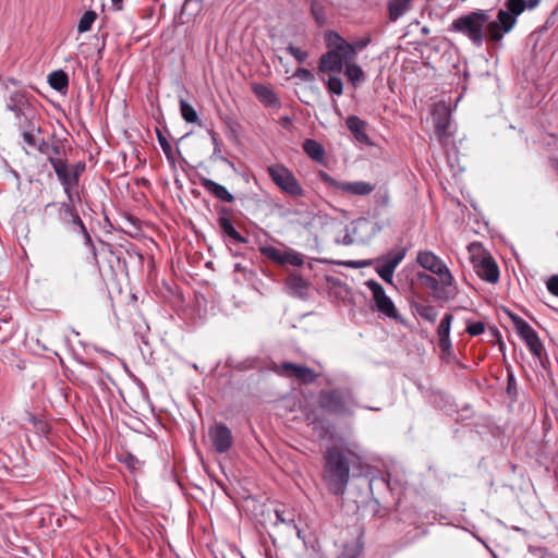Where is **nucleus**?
I'll return each mask as SVG.
<instances>
[{
    "instance_id": "nucleus-14",
    "label": "nucleus",
    "mask_w": 558,
    "mask_h": 558,
    "mask_svg": "<svg viewBox=\"0 0 558 558\" xmlns=\"http://www.w3.org/2000/svg\"><path fill=\"white\" fill-rule=\"evenodd\" d=\"M344 60H352V54L328 50L319 58L318 72L323 74L341 73Z\"/></svg>"
},
{
    "instance_id": "nucleus-39",
    "label": "nucleus",
    "mask_w": 558,
    "mask_h": 558,
    "mask_svg": "<svg viewBox=\"0 0 558 558\" xmlns=\"http://www.w3.org/2000/svg\"><path fill=\"white\" fill-rule=\"evenodd\" d=\"M326 86L329 93L335 94L337 96H340L343 93V83L340 77L329 76V78L326 82Z\"/></svg>"
},
{
    "instance_id": "nucleus-46",
    "label": "nucleus",
    "mask_w": 558,
    "mask_h": 558,
    "mask_svg": "<svg viewBox=\"0 0 558 558\" xmlns=\"http://www.w3.org/2000/svg\"><path fill=\"white\" fill-rule=\"evenodd\" d=\"M485 331V325L482 322L469 323L466 325V332L472 336H480Z\"/></svg>"
},
{
    "instance_id": "nucleus-4",
    "label": "nucleus",
    "mask_w": 558,
    "mask_h": 558,
    "mask_svg": "<svg viewBox=\"0 0 558 558\" xmlns=\"http://www.w3.org/2000/svg\"><path fill=\"white\" fill-rule=\"evenodd\" d=\"M318 404L331 414H352V408L357 407L350 392L338 389L322 390L318 396Z\"/></svg>"
},
{
    "instance_id": "nucleus-23",
    "label": "nucleus",
    "mask_w": 558,
    "mask_h": 558,
    "mask_svg": "<svg viewBox=\"0 0 558 558\" xmlns=\"http://www.w3.org/2000/svg\"><path fill=\"white\" fill-rule=\"evenodd\" d=\"M325 43L330 51L352 54V47L337 32L328 31L325 34Z\"/></svg>"
},
{
    "instance_id": "nucleus-38",
    "label": "nucleus",
    "mask_w": 558,
    "mask_h": 558,
    "mask_svg": "<svg viewBox=\"0 0 558 558\" xmlns=\"http://www.w3.org/2000/svg\"><path fill=\"white\" fill-rule=\"evenodd\" d=\"M505 7L517 19L525 9V0H507Z\"/></svg>"
},
{
    "instance_id": "nucleus-2",
    "label": "nucleus",
    "mask_w": 558,
    "mask_h": 558,
    "mask_svg": "<svg viewBox=\"0 0 558 558\" xmlns=\"http://www.w3.org/2000/svg\"><path fill=\"white\" fill-rule=\"evenodd\" d=\"M488 22V14L483 10L472 11L454 19L450 25L451 32H457L468 37L471 43L481 47L484 40V29Z\"/></svg>"
},
{
    "instance_id": "nucleus-22",
    "label": "nucleus",
    "mask_w": 558,
    "mask_h": 558,
    "mask_svg": "<svg viewBox=\"0 0 558 558\" xmlns=\"http://www.w3.org/2000/svg\"><path fill=\"white\" fill-rule=\"evenodd\" d=\"M434 123H435V133L438 136L439 141L442 142L447 140L450 135V113L444 107L441 112L438 110L434 113Z\"/></svg>"
},
{
    "instance_id": "nucleus-55",
    "label": "nucleus",
    "mask_w": 558,
    "mask_h": 558,
    "mask_svg": "<svg viewBox=\"0 0 558 558\" xmlns=\"http://www.w3.org/2000/svg\"><path fill=\"white\" fill-rule=\"evenodd\" d=\"M85 170V165L84 163H76L75 166H73L72 170H71V173H77V179H80V175L81 173Z\"/></svg>"
},
{
    "instance_id": "nucleus-8",
    "label": "nucleus",
    "mask_w": 558,
    "mask_h": 558,
    "mask_svg": "<svg viewBox=\"0 0 558 558\" xmlns=\"http://www.w3.org/2000/svg\"><path fill=\"white\" fill-rule=\"evenodd\" d=\"M317 174L328 186L351 196H366L375 191V185L366 181H339L323 170Z\"/></svg>"
},
{
    "instance_id": "nucleus-3",
    "label": "nucleus",
    "mask_w": 558,
    "mask_h": 558,
    "mask_svg": "<svg viewBox=\"0 0 558 558\" xmlns=\"http://www.w3.org/2000/svg\"><path fill=\"white\" fill-rule=\"evenodd\" d=\"M267 173L272 183L286 195L298 199L305 196V190L292 170L283 163L267 167Z\"/></svg>"
},
{
    "instance_id": "nucleus-50",
    "label": "nucleus",
    "mask_w": 558,
    "mask_h": 558,
    "mask_svg": "<svg viewBox=\"0 0 558 558\" xmlns=\"http://www.w3.org/2000/svg\"><path fill=\"white\" fill-rule=\"evenodd\" d=\"M72 202H64L61 204V208L64 210L65 215L71 218L73 214H77L74 206L72 205Z\"/></svg>"
},
{
    "instance_id": "nucleus-9",
    "label": "nucleus",
    "mask_w": 558,
    "mask_h": 558,
    "mask_svg": "<svg viewBox=\"0 0 558 558\" xmlns=\"http://www.w3.org/2000/svg\"><path fill=\"white\" fill-rule=\"evenodd\" d=\"M509 317L513 323L517 335L525 342L530 353L536 357H541L544 348L537 332L522 317L512 313H509Z\"/></svg>"
},
{
    "instance_id": "nucleus-52",
    "label": "nucleus",
    "mask_w": 558,
    "mask_h": 558,
    "mask_svg": "<svg viewBox=\"0 0 558 558\" xmlns=\"http://www.w3.org/2000/svg\"><path fill=\"white\" fill-rule=\"evenodd\" d=\"M82 235L84 238L85 245L94 250L95 246H94V243H93V240H92V236H90L88 230H85V232H82Z\"/></svg>"
},
{
    "instance_id": "nucleus-51",
    "label": "nucleus",
    "mask_w": 558,
    "mask_h": 558,
    "mask_svg": "<svg viewBox=\"0 0 558 558\" xmlns=\"http://www.w3.org/2000/svg\"><path fill=\"white\" fill-rule=\"evenodd\" d=\"M209 134L214 144V154H217L220 151L218 136L214 131H210Z\"/></svg>"
},
{
    "instance_id": "nucleus-12",
    "label": "nucleus",
    "mask_w": 558,
    "mask_h": 558,
    "mask_svg": "<svg viewBox=\"0 0 558 558\" xmlns=\"http://www.w3.org/2000/svg\"><path fill=\"white\" fill-rule=\"evenodd\" d=\"M208 437L214 450L218 453L228 452L233 445V436L230 428L222 424L217 423L208 430Z\"/></svg>"
},
{
    "instance_id": "nucleus-43",
    "label": "nucleus",
    "mask_w": 558,
    "mask_h": 558,
    "mask_svg": "<svg viewBox=\"0 0 558 558\" xmlns=\"http://www.w3.org/2000/svg\"><path fill=\"white\" fill-rule=\"evenodd\" d=\"M275 514L277 518V522L293 525V526L295 525L293 515L290 512L286 511L284 509H282V510L276 509Z\"/></svg>"
},
{
    "instance_id": "nucleus-45",
    "label": "nucleus",
    "mask_w": 558,
    "mask_h": 558,
    "mask_svg": "<svg viewBox=\"0 0 558 558\" xmlns=\"http://www.w3.org/2000/svg\"><path fill=\"white\" fill-rule=\"evenodd\" d=\"M371 40H372L371 36L367 35L361 39H357V40L351 43L350 46L352 47V59L355 57L357 51L367 47L369 45Z\"/></svg>"
},
{
    "instance_id": "nucleus-10",
    "label": "nucleus",
    "mask_w": 558,
    "mask_h": 558,
    "mask_svg": "<svg viewBox=\"0 0 558 558\" xmlns=\"http://www.w3.org/2000/svg\"><path fill=\"white\" fill-rule=\"evenodd\" d=\"M7 109L14 113L15 120L31 118L36 113L29 95L26 92H14L10 95L7 101Z\"/></svg>"
},
{
    "instance_id": "nucleus-15",
    "label": "nucleus",
    "mask_w": 558,
    "mask_h": 558,
    "mask_svg": "<svg viewBox=\"0 0 558 558\" xmlns=\"http://www.w3.org/2000/svg\"><path fill=\"white\" fill-rule=\"evenodd\" d=\"M16 125L25 146L34 142V140L43 133L40 118L37 112L32 114V119L25 118L17 120Z\"/></svg>"
},
{
    "instance_id": "nucleus-26",
    "label": "nucleus",
    "mask_w": 558,
    "mask_h": 558,
    "mask_svg": "<svg viewBox=\"0 0 558 558\" xmlns=\"http://www.w3.org/2000/svg\"><path fill=\"white\" fill-rule=\"evenodd\" d=\"M286 288L289 293L302 296L306 292L307 282L299 275H291L286 280Z\"/></svg>"
},
{
    "instance_id": "nucleus-29",
    "label": "nucleus",
    "mask_w": 558,
    "mask_h": 558,
    "mask_svg": "<svg viewBox=\"0 0 558 558\" xmlns=\"http://www.w3.org/2000/svg\"><path fill=\"white\" fill-rule=\"evenodd\" d=\"M48 82L50 86L58 92H63L69 86V77L62 70L52 72L48 77Z\"/></svg>"
},
{
    "instance_id": "nucleus-6",
    "label": "nucleus",
    "mask_w": 558,
    "mask_h": 558,
    "mask_svg": "<svg viewBox=\"0 0 558 558\" xmlns=\"http://www.w3.org/2000/svg\"><path fill=\"white\" fill-rule=\"evenodd\" d=\"M365 284L372 292L374 308L379 315L402 323V316L398 312L391 298L387 295L384 287L376 280H367Z\"/></svg>"
},
{
    "instance_id": "nucleus-59",
    "label": "nucleus",
    "mask_w": 558,
    "mask_h": 558,
    "mask_svg": "<svg viewBox=\"0 0 558 558\" xmlns=\"http://www.w3.org/2000/svg\"><path fill=\"white\" fill-rule=\"evenodd\" d=\"M122 1L123 0H111L112 2V5L116 7L117 10H121L122 9Z\"/></svg>"
},
{
    "instance_id": "nucleus-5",
    "label": "nucleus",
    "mask_w": 558,
    "mask_h": 558,
    "mask_svg": "<svg viewBox=\"0 0 558 558\" xmlns=\"http://www.w3.org/2000/svg\"><path fill=\"white\" fill-rule=\"evenodd\" d=\"M478 250L472 253V264L476 275L488 283H497L499 281V268L494 257L482 248L481 244L473 243L471 250Z\"/></svg>"
},
{
    "instance_id": "nucleus-24",
    "label": "nucleus",
    "mask_w": 558,
    "mask_h": 558,
    "mask_svg": "<svg viewBox=\"0 0 558 558\" xmlns=\"http://www.w3.org/2000/svg\"><path fill=\"white\" fill-rule=\"evenodd\" d=\"M304 153L315 162L326 165V151L324 146L316 140L307 138L303 142Z\"/></svg>"
},
{
    "instance_id": "nucleus-7",
    "label": "nucleus",
    "mask_w": 558,
    "mask_h": 558,
    "mask_svg": "<svg viewBox=\"0 0 558 558\" xmlns=\"http://www.w3.org/2000/svg\"><path fill=\"white\" fill-rule=\"evenodd\" d=\"M416 262L422 268L436 275L444 287H453L454 278L450 269L435 253L427 250L420 251L416 256Z\"/></svg>"
},
{
    "instance_id": "nucleus-18",
    "label": "nucleus",
    "mask_w": 558,
    "mask_h": 558,
    "mask_svg": "<svg viewBox=\"0 0 558 558\" xmlns=\"http://www.w3.org/2000/svg\"><path fill=\"white\" fill-rule=\"evenodd\" d=\"M453 316L450 313L444 315L437 328V336L439 340V348L442 352L449 353L451 350L450 329Z\"/></svg>"
},
{
    "instance_id": "nucleus-56",
    "label": "nucleus",
    "mask_w": 558,
    "mask_h": 558,
    "mask_svg": "<svg viewBox=\"0 0 558 558\" xmlns=\"http://www.w3.org/2000/svg\"><path fill=\"white\" fill-rule=\"evenodd\" d=\"M82 219L78 216V214H73L71 218H69L68 222L72 225L73 227H76L78 223H81Z\"/></svg>"
},
{
    "instance_id": "nucleus-20",
    "label": "nucleus",
    "mask_w": 558,
    "mask_h": 558,
    "mask_svg": "<svg viewBox=\"0 0 558 558\" xmlns=\"http://www.w3.org/2000/svg\"><path fill=\"white\" fill-rule=\"evenodd\" d=\"M199 183L208 193H210L216 198L226 203H232L234 201L233 195L227 190V187L215 182L214 180L203 177L201 178Z\"/></svg>"
},
{
    "instance_id": "nucleus-34",
    "label": "nucleus",
    "mask_w": 558,
    "mask_h": 558,
    "mask_svg": "<svg viewBox=\"0 0 558 558\" xmlns=\"http://www.w3.org/2000/svg\"><path fill=\"white\" fill-rule=\"evenodd\" d=\"M499 25L504 28V32H510L517 23V19L513 14L509 13L507 10H499L497 13V21Z\"/></svg>"
},
{
    "instance_id": "nucleus-21",
    "label": "nucleus",
    "mask_w": 558,
    "mask_h": 558,
    "mask_svg": "<svg viewBox=\"0 0 558 558\" xmlns=\"http://www.w3.org/2000/svg\"><path fill=\"white\" fill-rule=\"evenodd\" d=\"M345 125L357 142L362 144H369L365 121L356 116H350L345 120Z\"/></svg>"
},
{
    "instance_id": "nucleus-33",
    "label": "nucleus",
    "mask_w": 558,
    "mask_h": 558,
    "mask_svg": "<svg viewBox=\"0 0 558 558\" xmlns=\"http://www.w3.org/2000/svg\"><path fill=\"white\" fill-rule=\"evenodd\" d=\"M416 313L418 316L428 322L434 324L437 320L438 312L435 306L428 305V304H418L416 305Z\"/></svg>"
},
{
    "instance_id": "nucleus-44",
    "label": "nucleus",
    "mask_w": 558,
    "mask_h": 558,
    "mask_svg": "<svg viewBox=\"0 0 558 558\" xmlns=\"http://www.w3.org/2000/svg\"><path fill=\"white\" fill-rule=\"evenodd\" d=\"M293 77H296L301 80L302 82L310 83L315 80L314 74L312 71L305 68H298L295 72L293 73Z\"/></svg>"
},
{
    "instance_id": "nucleus-62",
    "label": "nucleus",
    "mask_w": 558,
    "mask_h": 558,
    "mask_svg": "<svg viewBox=\"0 0 558 558\" xmlns=\"http://www.w3.org/2000/svg\"><path fill=\"white\" fill-rule=\"evenodd\" d=\"M54 153L59 154V148L57 146L54 147Z\"/></svg>"
},
{
    "instance_id": "nucleus-47",
    "label": "nucleus",
    "mask_w": 558,
    "mask_h": 558,
    "mask_svg": "<svg viewBox=\"0 0 558 558\" xmlns=\"http://www.w3.org/2000/svg\"><path fill=\"white\" fill-rule=\"evenodd\" d=\"M121 461L132 471H135L141 468V461L133 454L126 453Z\"/></svg>"
},
{
    "instance_id": "nucleus-60",
    "label": "nucleus",
    "mask_w": 558,
    "mask_h": 558,
    "mask_svg": "<svg viewBox=\"0 0 558 558\" xmlns=\"http://www.w3.org/2000/svg\"><path fill=\"white\" fill-rule=\"evenodd\" d=\"M75 228H77L81 233L85 232V230H87L85 225H84V222H83V220Z\"/></svg>"
},
{
    "instance_id": "nucleus-40",
    "label": "nucleus",
    "mask_w": 558,
    "mask_h": 558,
    "mask_svg": "<svg viewBox=\"0 0 558 558\" xmlns=\"http://www.w3.org/2000/svg\"><path fill=\"white\" fill-rule=\"evenodd\" d=\"M48 161L53 168L58 179L64 177L65 172L69 170L66 161L61 158L48 157Z\"/></svg>"
},
{
    "instance_id": "nucleus-32",
    "label": "nucleus",
    "mask_w": 558,
    "mask_h": 558,
    "mask_svg": "<svg viewBox=\"0 0 558 558\" xmlns=\"http://www.w3.org/2000/svg\"><path fill=\"white\" fill-rule=\"evenodd\" d=\"M97 20V13L93 10L86 11L80 19L77 24L78 34H84L92 29L93 24Z\"/></svg>"
},
{
    "instance_id": "nucleus-49",
    "label": "nucleus",
    "mask_w": 558,
    "mask_h": 558,
    "mask_svg": "<svg viewBox=\"0 0 558 558\" xmlns=\"http://www.w3.org/2000/svg\"><path fill=\"white\" fill-rule=\"evenodd\" d=\"M72 202H64L61 204V208L64 210L65 215L71 218L73 214H77L74 206L72 205Z\"/></svg>"
},
{
    "instance_id": "nucleus-41",
    "label": "nucleus",
    "mask_w": 558,
    "mask_h": 558,
    "mask_svg": "<svg viewBox=\"0 0 558 558\" xmlns=\"http://www.w3.org/2000/svg\"><path fill=\"white\" fill-rule=\"evenodd\" d=\"M287 51L299 62L303 63L308 58V52L290 44Z\"/></svg>"
},
{
    "instance_id": "nucleus-53",
    "label": "nucleus",
    "mask_w": 558,
    "mask_h": 558,
    "mask_svg": "<svg viewBox=\"0 0 558 558\" xmlns=\"http://www.w3.org/2000/svg\"><path fill=\"white\" fill-rule=\"evenodd\" d=\"M82 235L84 238L85 245L94 250L95 246H94V243H93V240H92V236H90L88 230H85V232H82Z\"/></svg>"
},
{
    "instance_id": "nucleus-58",
    "label": "nucleus",
    "mask_w": 558,
    "mask_h": 558,
    "mask_svg": "<svg viewBox=\"0 0 558 558\" xmlns=\"http://www.w3.org/2000/svg\"><path fill=\"white\" fill-rule=\"evenodd\" d=\"M342 244L344 245H351L353 244V239L350 234H345L341 241Z\"/></svg>"
},
{
    "instance_id": "nucleus-28",
    "label": "nucleus",
    "mask_w": 558,
    "mask_h": 558,
    "mask_svg": "<svg viewBox=\"0 0 558 558\" xmlns=\"http://www.w3.org/2000/svg\"><path fill=\"white\" fill-rule=\"evenodd\" d=\"M59 181L61 182L64 193L68 196V201H73V190L77 187L78 185V179L77 173H71L70 170H68L64 174V177H60Z\"/></svg>"
},
{
    "instance_id": "nucleus-35",
    "label": "nucleus",
    "mask_w": 558,
    "mask_h": 558,
    "mask_svg": "<svg viewBox=\"0 0 558 558\" xmlns=\"http://www.w3.org/2000/svg\"><path fill=\"white\" fill-rule=\"evenodd\" d=\"M180 112L187 123H198V116L195 109L184 99H180Z\"/></svg>"
},
{
    "instance_id": "nucleus-37",
    "label": "nucleus",
    "mask_w": 558,
    "mask_h": 558,
    "mask_svg": "<svg viewBox=\"0 0 558 558\" xmlns=\"http://www.w3.org/2000/svg\"><path fill=\"white\" fill-rule=\"evenodd\" d=\"M28 148L31 149H35L37 150L38 153L43 154V155H47L50 150V145L49 143L44 138L43 136V133L37 136L34 142H31L29 144H27L26 146H24V149L25 151L28 154Z\"/></svg>"
},
{
    "instance_id": "nucleus-42",
    "label": "nucleus",
    "mask_w": 558,
    "mask_h": 558,
    "mask_svg": "<svg viewBox=\"0 0 558 558\" xmlns=\"http://www.w3.org/2000/svg\"><path fill=\"white\" fill-rule=\"evenodd\" d=\"M157 138L166 157L173 161V149L169 141L159 131L157 132Z\"/></svg>"
},
{
    "instance_id": "nucleus-61",
    "label": "nucleus",
    "mask_w": 558,
    "mask_h": 558,
    "mask_svg": "<svg viewBox=\"0 0 558 558\" xmlns=\"http://www.w3.org/2000/svg\"><path fill=\"white\" fill-rule=\"evenodd\" d=\"M368 410H372V411H378L379 409L378 408H367Z\"/></svg>"
},
{
    "instance_id": "nucleus-36",
    "label": "nucleus",
    "mask_w": 558,
    "mask_h": 558,
    "mask_svg": "<svg viewBox=\"0 0 558 558\" xmlns=\"http://www.w3.org/2000/svg\"><path fill=\"white\" fill-rule=\"evenodd\" d=\"M361 554V547L357 542L353 541L342 546L337 558H357Z\"/></svg>"
},
{
    "instance_id": "nucleus-30",
    "label": "nucleus",
    "mask_w": 558,
    "mask_h": 558,
    "mask_svg": "<svg viewBox=\"0 0 558 558\" xmlns=\"http://www.w3.org/2000/svg\"><path fill=\"white\" fill-rule=\"evenodd\" d=\"M344 74L354 86H357L365 78L362 68L355 63L347 64Z\"/></svg>"
},
{
    "instance_id": "nucleus-1",
    "label": "nucleus",
    "mask_w": 558,
    "mask_h": 558,
    "mask_svg": "<svg viewBox=\"0 0 558 558\" xmlns=\"http://www.w3.org/2000/svg\"><path fill=\"white\" fill-rule=\"evenodd\" d=\"M363 458V451L356 442L333 445L326 449L323 481L331 495L342 496L345 493L350 482V465L360 469Z\"/></svg>"
},
{
    "instance_id": "nucleus-16",
    "label": "nucleus",
    "mask_w": 558,
    "mask_h": 558,
    "mask_svg": "<svg viewBox=\"0 0 558 558\" xmlns=\"http://www.w3.org/2000/svg\"><path fill=\"white\" fill-rule=\"evenodd\" d=\"M405 250L389 254L380 265L376 267L378 276L387 283H392L393 272L398 265L403 260Z\"/></svg>"
},
{
    "instance_id": "nucleus-13",
    "label": "nucleus",
    "mask_w": 558,
    "mask_h": 558,
    "mask_svg": "<svg viewBox=\"0 0 558 558\" xmlns=\"http://www.w3.org/2000/svg\"><path fill=\"white\" fill-rule=\"evenodd\" d=\"M260 251L264 256L280 265L302 266L304 264L303 255L291 248L280 250L275 246H266Z\"/></svg>"
},
{
    "instance_id": "nucleus-31",
    "label": "nucleus",
    "mask_w": 558,
    "mask_h": 558,
    "mask_svg": "<svg viewBox=\"0 0 558 558\" xmlns=\"http://www.w3.org/2000/svg\"><path fill=\"white\" fill-rule=\"evenodd\" d=\"M487 37L494 41L499 43L504 38L505 34L508 32H504V28L499 25L498 22L489 21L485 25Z\"/></svg>"
},
{
    "instance_id": "nucleus-54",
    "label": "nucleus",
    "mask_w": 558,
    "mask_h": 558,
    "mask_svg": "<svg viewBox=\"0 0 558 558\" xmlns=\"http://www.w3.org/2000/svg\"><path fill=\"white\" fill-rule=\"evenodd\" d=\"M376 197L378 198L377 202L383 205V206H387L388 203H389V195L387 192L383 193V194H377Z\"/></svg>"
},
{
    "instance_id": "nucleus-25",
    "label": "nucleus",
    "mask_w": 558,
    "mask_h": 558,
    "mask_svg": "<svg viewBox=\"0 0 558 558\" xmlns=\"http://www.w3.org/2000/svg\"><path fill=\"white\" fill-rule=\"evenodd\" d=\"M218 225L220 229L234 242L236 243H246L247 239L243 236L236 229L234 228L231 219L226 216H221L218 218Z\"/></svg>"
},
{
    "instance_id": "nucleus-57",
    "label": "nucleus",
    "mask_w": 558,
    "mask_h": 558,
    "mask_svg": "<svg viewBox=\"0 0 558 558\" xmlns=\"http://www.w3.org/2000/svg\"><path fill=\"white\" fill-rule=\"evenodd\" d=\"M539 1L541 0H526L525 8L527 7L529 9H534L539 4Z\"/></svg>"
},
{
    "instance_id": "nucleus-27",
    "label": "nucleus",
    "mask_w": 558,
    "mask_h": 558,
    "mask_svg": "<svg viewBox=\"0 0 558 558\" xmlns=\"http://www.w3.org/2000/svg\"><path fill=\"white\" fill-rule=\"evenodd\" d=\"M411 0H389L388 13L390 21H397L410 9Z\"/></svg>"
},
{
    "instance_id": "nucleus-11",
    "label": "nucleus",
    "mask_w": 558,
    "mask_h": 558,
    "mask_svg": "<svg viewBox=\"0 0 558 558\" xmlns=\"http://www.w3.org/2000/svg\"><path fill=\"white\" fill-rule=\"evenodd\" d=\"M274 369L281 376L298 379L304 384L313 383L317 378V374L312 368L291 362L277 364Z\"/></svg>"
},
{
    "instance_id": "nucleus-19",
    "label": "nucleus",
    "mask_w": 558,
    "mask_h": 558,
    "mask_svg": "<svg viewBox=\"0 0 558 558\" xmlns=\"http://www.w3.org/2000/svg\"><path fill=\"white\" fill-rule=\"evenodd\" d=\"M418 279L429 289L434 291V295L437 299H447L449 296V293H454L456 291V282L453 283V287H444L438 279L435 277L427 275V274H420Z\"/></svg>"
},
{
    "instance_id": "nucleus-48",
    "label": "nucleus",
    "mask_w": 558,
    "mask_h": 558,
    "mask_svg": "<svg viewBox=\"0 0 558 558\" xmlns=\"http://www.w3.org/2000/svg\"><path fill=\"white\" fill-rule=\"evenodd\" d=\"M547 290L555 296H558V275L551 276L547 283Z\"/></svg>"
},
{
    "instance_id": "nucleus-17",
    "label": "nucleus",
    "mask_w": 558,
    "mask_h": 558,
    "mask_svg": "<svg viewBox=\"0 0 558 558\" xmlns=\"http://www.w3.org/2000/svg\"><path fill=\"white\" fill-rule=\"evenodd\" d=\"M252 92L265 106L274 108L280 106L279 97L271 86L256 83L252 85Z\"/></svg>"
}]
</instances>
